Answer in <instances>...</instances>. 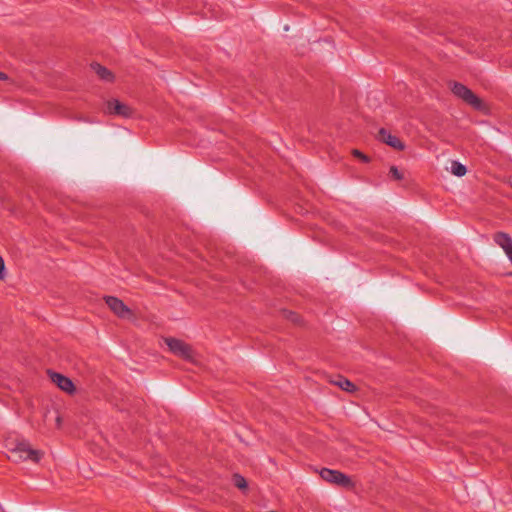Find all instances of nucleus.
<instances>
[{
  "label": "nucleus",
  "mask_w": 512,
  "mask_h": 512,
  "mask_svg": "<svg viewBox=\"0 0 512 512\" xmlns=\"http://www.w3.org/2000/svg\"><path fill=\"white\" fill-rule=\"evenodd\" d=\"M449 87L456 97L470 105L473 109L477 111H484L486 109V105L483 100L466 85L460 82L451 81L449 83Z\"/></svg>",
  "instance_id": "obj_1"
},
{
  "label": "nucleus",
  "mask_w": 512,
  "mask_h": 512,
  "mask_svg": "<svg viewBox=\"0 0 512 512\" xmlns=\"http://www.w3.org/2000/svg\"><path fill=\"white\" fill-rule=\"evenodd\" d=\"M42 456L43 452L37 449H33L27 441L17 442L15 447L10 450V458L16 462L31 460L35 463H38Z\"/></svg>",
  "instance_id": "obj_2"
},
{
  "label": "nucleus",
  "mask_w": 512,
  "mask_h": 512,
  "mask_svg": "<svg viewBox=\"0 0 512 512\" xmlns=\"http://www.w3.org/2000/svg\"><path fill=\"white\" fill-rule=\"evenodd\" d=\"M320 476L326 482L335 484L342 488L351 489L354 487V483L351 478L338 470L322 468L320 471Z\"/></svg>",
  "instance_id": "obj_3"
},
{
  "label": "nucleus",
  "mask_w": 512,
  "mask_h": 512,
  "mask_svg": "<svg viewBox=\"0 0 512 512\" xmlns=\"http://www.w3.org/2000/svg\"><path fill=\"white\" fill-rule=\"evenodd\" d=\"M165 343L169 347V350L176 356L181 357L184 360H191L193 357V350L191 346L184 341L176 338H165Z\"/></svg>",
  "instance_id": "obj_4"
},
{
  "label": "nucleus",
  "mask_w": 512,
  "mask_h": 512,
  "mask_svg": "<svg viewBox=\"0 0 512 512\" xmlns=\"http://www.w3.org/2000/svg\"><path fill=\"white\" fill-rule=\"evenodd\" d=\"M106 111L111 115L129 118L133 115V109L117 99H111L106 102Z\"/></svg>",
  "instance_id": "obj_5"
},
{
  "label": "nucleus",
  "mask_w": 512,
  "mask_h": 512,
  "mask_svg": "<svg viewBox=\"0 0 512 512\" xmlns=\"http://www.w3.org/2000/svg\"><path fill=\"white\" fill-rule=\"evenodd\" d=\"M105 302L108 307L120 318H129L132 311L125 305V303L114 296H106Z\"/></svg>",
  "instance_id": "obj_6"
},
{
  "label": "nucleus",
  "mask_w": 512,
  "mask_h": 512,
  "mask_svg": "<svg viewBox=\"0 0 512 512\" xmlns=\"http://www.w3.org/2000/svg\"><path fill=\"white\" fill-rule=\"evenodd\" d=\"M48 374L50 376L51 381L56 384L61 390L68 394H73L76 390L74 383L72 380L65 375L58 373V372H52L48 371Z\"/></svg>",
  "instance_id": "obj_7"
},
{
  "label": "nucleus",
  "mask_w": 512,
  "mask_h": 512,
  "mask_svg": "<svg viewBox=\"0 0 512 512\" xmlns=\"http://www.w3.org/2000/svg\"><path fill=\"white\" fill-rule=\"evenodd\" d=\"M494 242L500 246L506 253L508 259L512 263V238L508 233L496 232L493 235Z\"/></svg>",
  "instance_id": "obj_8"
},
{
  "label": "nucleus",
  "mask_w": 512,
  "mask_h": 512,
  "mask_svg": "<svg viewBox=\"0 0 512 512\" xmlns=\"http://www.w3.org/2000/svg\"><path fill=\"white\" fill-rule=\"evenodd\" d=\"M378 138L383 143L391 146L392 148L402 151L405 149V144L397 137L392 135L385 128H381L378 132Z\"/></svg>",
  "instance_id": "obj_9"
},
{
  "label": "nucleus",
  "mask_w": 512,
  "mask_h": 512,
  "mask_svg": "<svg viewBox=\"0 0 512 512\" xmlns=\"http://www.w3.org/2000/svg\"><path fill=\"white\" fill-rule=\"evenodd\" d=\"M91 68L101 80L106 82L114 81L115 76L113 72L110 71L108 68L102 66L101 64L94 62L91 64Z\"/></svg>",
  "instance_id": "obj_10"
},
{
  "label": "nucleus",
  "mask_w": 512,
  "mask_h": 512,
  "mask_svg": "<svg viewBox=\"0 0 512 512\" xmlns=\"http://www.w3.org/2000/svg\"><path fill=\"white\" fill-rule=\"evenodd\" d=\"M333 383L347 392H354L356 390L355 384L343 376H338V380Z\"/></svg>",
  "instance_id": "obj_11"
},
{
  "label": "nucleus",
  "mask_w": 512,
  "mask_h": 512,
  "mask_svg": "<svg viewBox=\"0 0 512 512\" xmlns=\"http://www.w3.org/2000/svg\"><path fill=\"white\" fill-rule=\"evenodd\" d=\"M451 172L457 177H462L467 173V168L465 165L458 161L451 162Z\"/></svg>",
  "instance_id": "obj_12"
},
{
  "label": "nucleus",
  "mask_w": 512,
  "mask_h": 512,
  "mask_svg": "<svg viewBox=\"0 0 512 512\" xmlns=\"http://www.w3.org/2000/svg\"><path fill=\"white\" fill-rule=\"evenodd\" d=\"M281 314L283 318L287 319L288 321L294 324H299L301 322L300 315L294 311L284 309L281 311Z\"/></svg>",
  "instance_id": "obj_13"
},
{
  "label": "nucleus",
  "mask_w": 512,
  "mask_h": 512,
  "mask_svg": "<svg viewBox=\"0 0 512 512\" xmlns=\"http://www.w3.org/2000/svg\"><path fill=\"white\" fill-rule=\"evenodd\" d=\"M233 483L237 488L241 490L246 489L248 487L246 479L242 475L237 473L233 475Z\"/></svg>",
  "instance_id": "obj_14"
},
{
  "label": "nucleus",
  "mask_w": 512,
  "mask_h": 512,
  "mask_svg": "<svg viewBox=\"0 0 512 512\" xmlns=\"http://www.w3.org/2000/svg\"><path fill=\"white\" fill-rule=\"evenodd\" d=\"M389 172L395 180H402L404 178L403 173L396 166H391Z\"/></svg>",
  "instance_id": "obj_15"
},
{
  "label": "nucleus",
  "mask_w": 512,
  "mask_h": 512,
  "mask_svg": "<svg viewBox=\"0 0 512 512\" xmlns=\"http://www.w3.org/2000/svg\"><path fill=\"white\" fill-rule=\"evenodd\" d=\"M352 154H353L355 157H357V158L361 159V160H362L363 162H365V163L369 162V157H368L367 155H365L364 153H362L361 151L357 150V149H354V150L352 151Z\"/></svg>",
  "instance_id": "obj_16"
},
{
  "label": "nucleus",
  "mask_w": 512,
  "mask_h": 512,
  "mask_svg": "<svg viewBox=\"0 0 512 512\" xmlns=\"http://www.w3.org/2000/svg\"><path fill=\"white\" fill-rule=\"evenodd\" d=\"M5 278V263L3 258L0 256V280Z\"/></svg>",
  "instance_id": "obj_17"
},
{
  "label": "nucleus",
  "mask_w": 512,
  "mask_h": 512,
  "mask_svg": "<svg viewBox=\"0 0 512 512\" xmlns=\"http://www.w3.org/2000/svg\"><path fill=\"white\" fill-rule=\"evenodd\" d=\"M7 79H8V76L5 73L0 71V80H7Z\"/></svg>",
  "instance_id": "obj_18"
},
{
  "label": "nucleus",
  "mask_w": 512,
  "mask_h": 512,
  "mask_svg": "<svg viewBox=\"0 0 512 512\" xmlns=\"http://www.w3.org/2000/svg\"><path fill=\"white\" fill-rule=\"evenodd\" d=\"M56 421H57V424H58V425H60V423H61V418L58 416V417H57V419H56Z\"/></svg>",
  "instance_id": "obj_19"
}]
</instances>
